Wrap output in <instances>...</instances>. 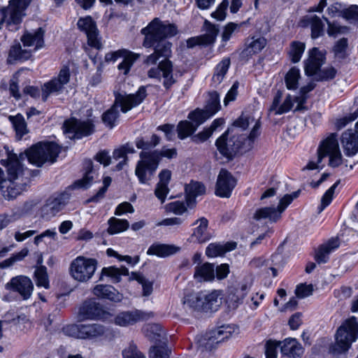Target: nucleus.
I'll use <instances>...</instances> for the list:
<instances>
[{"label": "nucleus", "mask_w": 358, "mask_h": 358, "mask_svg": "<svg viewBox=\"0 0 358 358\" xmlns=\"http://www.w3.org/2000/svg\"><path fill=\"white\" fill-rule=\"evenodd\" d=\"M60 152V148L55 143H39L30 148L25 154L19 156L13 153L6 145H0V162L7 167V180L1 185V192L7 200H12L20 195L22 186L15 181L22 178L24 167L22 161L26 157L29 162L37 166H41L45 162L54 163Z\"/></svg>", "instance_id": "f257e3e1"}, {"label": "nucleus", "mask_w": 358, "mask_h": 358, "mask_svg": "<svg viewBox=\"0 0 358 358\" xmlns=\"http://www.w3.org/2000/svg\"><path fill=\"white\" fill-rule=\"evenodd\" d=\"M260 122L248 115H241L231 128L225 131L215 142L220 153L231 159L240 150H250L259 135Z\"/></svg>", "instance_id": "f03ea898"}, {"label": "nucleus", "mask_w": 358, "mask_h": 358, "mask_svg": "<svg viewBox=\"0 0 358 358\" xmlns=\"http://www.w3.org/2000/svg\"><path fill=\"white\" fill-rule=\"evenodd\" d=\"M141 32L145 36L143 45L145 48L154 47V52L146 57L145 64L152 65L155 64L160 58L167 59L171 53V43L166 38L177 34L176 27L156 17Z\"/></svg>", "instance_id": "7ed1b4c3"}, {"label": "nucleus", "mask_w": 358, "mask_h": 358, "mask_svg": "<svg viewBox=\"0 0 358 358\" xmlns=\"http://www.w3.org/2000/svg\"><path fill=\"white\" fill-rule=\"evenodd\" d=\"M146 96V90L143 86L139 87L136 94H119L116 96L113 106L103 114V122L108 127L113 128L118 117L117 108L119 106H120L122 113H127L142 103Z\"/></svg>", "instance_id": "20e7f679"}, {"label": "nucleus", "mask_w": 358, "mask_h": 358, "mask_svg": "<svg viewBox=\"0 0 358 358\" xmlns=\"http://www.w3.org/2000/svg\"><path fill=\"white\" fill-rule=\"evenodd\" d=\"M63 333L78 339L97 341L103 337L107 330L106 328L98 323L72 324L63 327Z\"/></svg>", "instance_id": "39448f33"}, {"label": "nucleus", "mask_w": 358, "mask_h": 358, "mask_svg": "<svg viewBox=\"0 0 358 358\" xmlns=\"http://www.w3.org/2000/svg\"><path fill=\"white\" fill-rule=\"evenodd\" d=\"M358 336V321L354 316L344 321L336 334L334 350L339 353L347 351Z\"/></svg>", "instance_id": "423d86ee"}, {"label": "nucleus", "mask_w": 358, "mask_h": 358, "mask_svg": "<svg viewBox=\"0 0 358 358\" xmlns=\"http://www.w3.org/2000/svg\"><path fill=\"white\" fill-rule=\"evenodd\" d=\"M96 266L97 261L95 259L78 256L71 262L69 273L75 280L86 282L94 275Z\"/></svg>", "instance_id": "0eeeda50"}, {"label": "nucleus", "mask_w": 358, "mask_h": 358, "mask_svg": "<svg viewBox=\"0 0 358 358\" xmlns=\"http://www.w3.org/2000/svg\"><path fill=\"white\" fill-rule=\"evenodd\" d=\"M71 72L67 66H64L57 76L53 77L49 81L41 86V97L43 101H46L50 95H58L65 90V85L70 81Z\"/></svg>", "instance_id": "6e6552de"}, {"label": "nucleus", "mask_w": 358, "mask_h": 358, "mask_svg": "<svg viewBox=\"0 0 358 358\" xmlns=\"http://www.w3.org/2000/svg\"><path fill=\"white\" fill-rule=\"evenodd\" d=\"M139 157L140 160L136 164L135 175L140 183L148 184L158 167L157 160L148 151H141Z\"/></svg>", "instance_id": "1a4fd4ad"}, {"label": "nucleus", "mask_w": 358, "mask_h": 358, "mask_svg": "<svg viewBox=\"0 0 358 358\" xmlns=\"http://www.w3.org/2000/svg\"><path fill=\"white\" fill-rule=\"evenodd\" d=\"M236 329L234 325H222L206 333L205 336L199 340V345L207 350H212L216 347L217 344L231 336V335L236 332Z\"/></svg>", "instance_id": "9d476101"}, {"label": "nucleus", "mask_w": 358, "mask_h": 358, "mask_svg": "<svg viewBox=\"0 0 358 358\" xmlns=\"http://www.w3.org/2000/svg\"><path fill=\"white\" fill-rule=\"evenodd\" d=\"M64 132L70 138H81L92 134L94 131V124L91 120L71 118L64 122Z\"/></svg>", "instance_id": "9b49d317"}, {"label": "nucleus", "mask_w": 358, "mask_h": 358, "mask_svg": "<svg viewBox=\"0 0 358 358\" xmlns=\"http://www.w3.org/2000/svg\"><path fill=\"white\" fill-rule=\"evenodd\" d=\"M70 194L62 192L55 197L50 198L41 209V216L48 220L55 216L68 203L70 199Z\"/></svg>", "instance_id": "f8f14e48"}, {"label": "nucleus", "mask_w": 358, "mask_h": 358, "mask_svg": "<svg viewBox=\"0 0 358 358\" xmlns=\"http://www.w3.org/2000/svg\"><path fill=\"white\" fill-rule=\"evenodd\" d=\"M236 185V180L231 173L222 169L217 179L215 194L220 197L229 198Z\"/></svg>", "instance_id": "ddd939ff"}, {"label": "nucleus", "mask_w": 358, "mask_h": 358, "mask_svg": "<svg viewBox=\"0 0 358 358\" xmlns=\"http://www.w3.org/2000/svg\"><path fill=\"white\" fill-rule=\"evenodd\" d=\"M79 29L87 35L89 45L100 50L102 48L101 38L99 36V31L96 28V23L91 17L81 18L78 22Z\"/></svg>", "instance_id": "4468645a"}, {"label": "nucleus", "mask_w": 358, "mask_h": 358, "mask_svg": "<svg viewBox=\"0 0 358 358\" xmlns=\"http://www.w3.org/2000/svg\"><path fill=\"white\" fill-rule=\"evenodd\" d=\"M162 73L164 78V86L169 89L176 80L173 78V64L169 59H164L159 62L157 67L151 68L148 76L150 78H156L159 80L160 75Z\"/></svg>", "instance_id": "2eb2a0df"}, {"label": "nucleus", "mask_w": 358, "mask_h": 358, "mask_svg": "<svg viewBox=\"0 0 358 358\" xmlns=\"http://www.w3.org/2000/svg\"><path fill=\"white\" fill-rule=\"evenodd\" d=\"M6 287L8 289L19 293L24 299H29L34 290L32 281L24 275L12 278Z\"/></svg>", "instance_id": "dca6fc26"}, {"label": "nucleus", "mask_w": 358, "mask_h": 358, "mask_svg": "<svg viewBox=\"0 0 358 358\" xmlns=\"http://www.w3.org/2000/svg\"><path fill=\"white\" fill-rule=\"evenodd\" d=\"M266 39L262 36H249L245 39V48L240 53L242 59L248 60L260 52L266 45Z\"/></svg>", "instance_id": "f3484780"}, {"label": "nucleus", "mask_w": 358, "mask_h": 358, "mask_svg": "<svg viewBox=\"0 0 358 358\" xmlns=\"http://www.w3.org/2000/svg\"><path fill=\"white\" fill-rule=\"evenodd\" d=\"M106 314L99 303L94 301H87L80 306L78 317L80 320H102Z\"/></svg>", "instance_id": "a211bd4d"}, {"label": "nucleus", "mask_w": 358, "mask_h": 358, "mask_svg": "<svg viewBox=\"0 0 358 358\" xmlns=\"http://www.w3.org/2000/svg\"><path fill=\"white\" fill-rule=\"evenodd\" d=\"M325 55L317 48L308 51V57L304 62V70L307 76H313L325 62Z\"/></svg>", "instance_id": "6ab92c4d"}, {"label": "nucleus", "mask_w": 358, "mask_h": 358, "mask_svg": "<svg viewBox=\"0 0 358 358\" xmlns=\"http://www.w3.org/2000/svg\"><path fill=\"white\" fill-rule=\"evenodd\" d=\"M250 289V284L242 282L234 287L229 288L227 296V303L232 308H236L239 304L242 303L244 298Z\"/></svg>", "instance_id": "aec40b11"}, {"label": "nucleus", "mask_w": 358, "mask_h": 358, "mask_svg": "<svg viewBox=\"0 0 358 358\" xmlns=\"http://www.w3.org/2000/svg\"><path fill=\"white\" fill-rule=\"evenodd\" d=\"M204 28L206 30L204 34L187 40V45L189 47L192 48L196 45H207L215 41L219 32L217 27L206 20L204 22Z\"/></svg>", "instance_id": "412c9836"}, {"label": "nucleus", "mask_w": 358, "mask_h": 358, "mask_svg": "<svg viewBox=\"0 0 358 358\" xmlns=\"http://www.w3.org/2000/svg\"><path fill=\"white\" fill-rule=\"evenodd\" d=\"M282 96V93L280 91H278L273 98L272 105L269 108L270 113H273L275 115L286 113L292 109L294 103L297 104V96H292L289 94L287 95L283 102L280 104Z\"/></svg>", "instance_id": "4be33fe9"}, {"label": "nucleus", "mask_w": 358, "mask_h": 358, "mask_svg": "<svg viewBox=\"0 0 358 358\" xmlns=\"http://www.w3.org/2000/svg\"><path fill=\"white\" fill-rule=\"evenodd\" d=\"M341 145L346 156L351 157L358 152V131L349 129L341 136Z\"/></svg>", "instance_id": "5701e85b"}, {"label": "nucleus", "mask_w": 358, "mask_h": 358, "mask_svg": "<svg viewBox=\"0 0 358 358\" xmlns=\"http://www.w3.org/2000/svg\"><path fill=\"white\" fill-rule=\"evenodd\" d=\"M149 314L140 310L124 311L120 313L115 317V324L120 327L133 325L138 322L146 320Z\"/></svg>", "instance_id": "b1692460"}, {"label": "nucleus", "mask_w": 358, "mask_h": 358, "mask_svg": "<svg viewBox=\"0 0 358 358\" xmlns=\"http://www.w3.org/2000/svg\"><path fill=\"white\" fill-rule=\"evenodd\" d=\"M339 145L336 133L330 134L326 138L322 140L317 149V162L321 163L324 157L333 152L338 150Z\"/></svg>", "instance_id": "393cba45"}, {"label": "nucleus", "mask_w": 358, "mask_h": 358, "mask_svg": "<svg viewBox=\"0 0 358 358\" xmlns=\"http://www.w3.org/2000/svg\"><path fill=\"white\" fill-rule=\"evenodd\" d=\"M203 311L215 312L218 310L222 304V292L220 290L211 292H201Z\"/></svg>", "instance_id": "a878e982"}, {"label": "nucleus", "mask_w": 358, "mask_h": 358, "mask_svg": "<svg viewBox=\"0 0 358 358\" xmlns=\"http://www.w3.org/2000/svg\"><path fill=\"white\" fill-rule=\"evenodd\" d=\"M93 294L101 299H108L113 302H120L123 296L113 286L108 285H97L93 289Z\"/></svg>", "instance_id": "bb28decb"}, {"label": "nucleus", "mask_w": 358, "mask_h": 358, "mask_svg": "<svg viewBox=\"0 0 358 358\" xmlns=\"http://www.w3.org/2000/svg\"><path fill=\"white\" fill-rule=\"evenodd\" d=\"M44 31L42 28H38L34 32H26L22 37L21 41L24 48L34 47V50H36L43 47Z\"/></svg>", "instance_id": "cd10ccee"}, {"label": "nucleus", "mask_w": 358, "mask_h": 358, "mask_svg": "<svg viewBox=\"0 0 358 358\" xmlns=\"http://www.w3.org/2000/svg\"><path fill=\"white\" fill-rule=\"evenodd\" d=\"M340 242L338 238H332L320 245L315 255L316 262L318 264L327 262L329 254L338 248Z\"/></svg>", "instance_id": "c85d7f7f"}, {"label": "nucleus", "mask_w": 358, "mask_h": 358, "mask_svg": "<svg viewBox=\"0 0 358 358\" xmlns=\"http://www.w3.org/2000/svg\"><path fill=\"white\" fill-rule=\"evenodd\" d=\"M180 249L179 247L174 245L155 243L148 248L147 255L164 258L177 253Z\"/></svg>", "instance_id": "c756f323"}, {"label": "nucleus", "mask_w": 358, "mask_h": 358, "mask_svg": "<svg viewBox=\"0 0 358 358\" xmlns=\"http://www.w3.org/2000/svg\"><path fill=\"white\" fill-rule=\"evenodd\" d=\"M203 306L201 292L188 294L182 301V308L187 313L203 311Z\"/></svg>", "instance_id": "7c9ffc66"}, {"label": "nucleus", "mask_w": 358, "mask_h": 358, "mask_svg": "<svg viewBox=\"0 0 358 358\" xmlns=\"http://www.w3.org/2000/svg\"><path fill=\"white\" fill-rule=\"evenodd\" d=\"M301 23L304 27H310L312 38L315 39L324 34V24L316 15L306 16Z\"/></svg>", "instance_id": "2f4dec72"}, {"label": "nucleus", "mask_w": 358, "mask_h": 358, "mask_svg": "<svg viewBox=\"0 0 358 358\" xmlns=\"http://www.w3.org/2000/svg\"><path fill=\"white\" fill-rule=\"evenodd\" d=\"M185 189L186 202L189 206L194 204L195 199L197 196L203 195L206 193L205 186L202 183L196 181H191L188 185H186Z\"/></svg>", "instance_id": "473e14b6"}, {"label": "nucleus", "mask_w": 358, "mask_h": 358, "mask_svg": "<svg viewBox=\"0 0 358 358\" xmlns=\"http://www.w3.org/2000/svg\"><path fill=\"white\" fill-rule=\"evenodd\" d=\"M281 352L285 355L296 358L303 353V348L296 339L288 338L283 341Z\"/></svg>", "instance_id": "72a5a7b5"}, {"label": "nucleus", "mask_w": 358, "mask_h": 358, "mask_svg": "<svg viewBox=\"0 0 358 358\" xmlns=\"http://www.w3.org/2000/svg\"><path fill=\"white\" fill-rule=\"evenodd\" d=\"M208 220L204 217H201L195 222L194 224L196 227L192 235V238L194 241L198 243H205L210 239V236L208 232Z\"/></svg>", "instance_id": "f704fd0d"}, {"label": "nucleus", "mask_w": 358, "mask_h": 358, "mask_svg": "<svg viewBox=\"0 0 358 358\" xmlns=\"http://www.w3.org/2000/svg\"><path fill=\"white\" fill-rule=\"evenodd\" d=\"M135 152L134 148L131 143H126L120 148L114 150L113 152V158L115 160L122 159L116 166L117 170H121L127 164L128 154Z\"/></svg>", "instance_id": "c9c22d12"}, {"label": "nucleus", "mask_w": 358, "mask_h": 358, "mask_svg": "<svg viewBox=\"0 0 358 358\" xmlns=\"http://www.w3.org/2000/svg\"><path fill=\"white\" fill-rule=\"evenodd\" d=\"M194 277L199 282L213 280L215 277L214 265L206 262L197 266L195 268Z\"/></svg>", "instance_id": "e433bc0d"}, {"label": "nucleus", "mask_w": 358, "mask_h": 358, "mask_svg": "<svg viewBox=\"0 0 358 358\" xmlns=\"http://www.w3.org/2000/svg\"><path fill=\"white\" fill-rule=\"evenodd\" d=\"M31 55V50L24 48H22V45L18 43L11 46L8 62L13 64L18 60H27L30 58Z\"/></svg>", "instance_id": "4c0bfd02"}, {"label": "nucleus", "mask_w": 358, "mask_h": 358, "mask_svg": "<svg viewBox=\"0 0 358 358\" xmlns=\"http://www.w3.org/2000/svg\"><path fill=\"white\" fill-rule=\"evenodd\" d=\"M236 247V243H228L225 245L210 243L206 248V255L209 257H216L223 255L226 252L231 251Z\"/></svg>", "instance_id": "58836bf2"}, {"label": "nucleus", "mask_w": 358, "mask_h": 358, "mask_svg": "<svg viewBox=\"0 0 358 358\" xmlns=\"http://www.w3.org/2000/svg\"><path fill=\"white\" fill-rule=\"evenodd\" d=\"M280 213L275 207H264L257 209L254 213L253 218L256 220L268 219L269 221L275 222L280 218Z\"/></svg>", "instance_id": "ea45409f"}, {"label": "nucleus", "mask_w": 358, "mask_h": 358, "mask_svg": "<svg viewBox=\"0 0 358 358\" xmlns=\"http://www.w3.org/2000/svg\"><path fill=\"white\" fill-rule=\"evenodd\" d=\"M8 120L12 123L13 127L16 132V136L19 138H21L28 132L27 123L22 115L17 114L15 116L10 115Z\"/></svg>", "instance_id": "a19ab883"}, {"label": "nucleus", "mask_w": 358, "mask_h": 358, "mask_svg": "<svg viewBox=\"0 0 358 358\" xmlns=\"http://www.w3.org/2000/svg\"><path fill=\"white\" fill-rule=\"evenodd\" d=\"M101 275L111 278L113 282L117 283L121 280L122 275H128L129 271L124 267L116 268L114 266L104 267L101 270Z\"/></svg>", "instance_id": "79ce46f5"}, {"label": "nucleus", "mask_w": 358, "mask_h": 358, "mask_svg": "<svg viewBox=\"0 0 358 358\" xmlns=\"http://www.w3.org/2000/svg\"><path fill=\"white\" fill-rule=\"evenodd\" d=\"M139 57V54L128 50L127 53L122 57V62L117 66L118 70L122 71L124 75H127Z\"/></svg>", "instance_id": "37998d69"}, {"label": "nucleus", "mask_w": 358, "mask_h": 358, "mask_svg": "<svg viewBox=\"0 0 358 358\" xmlns=\"http://www.w3.org/2000/svg\"><path fill=\"white\" fill-rule=\"evenodd\" d=\"M306 45L301 41H292L290 43L289 50L288 52L289 58L293 63H297L300 61L303 53L304 52Z\"/></svg>", "instance_id": "c03bdc74"}, {"label": "nucleus", "mask_w": 358, "mask_h": 358, "mask_svg": "<svg viewBox=\"0 0 358 358\" xmlns=\"http://www.w3.org/2000/svg\"><path fill=\"white\" fill-rule=\"evenodd\" d=\"M300 77L299 69L295 66L291 68L285 76L287 88L288 90H296L298 87Z\"/></svg>", "instance_id": "a18cd8bd"}, {"label": "nucleus", "mask_w": 358, "mask_h": 358, "mask_svg": "<svg viewBox=\"0 0 358 358\" xmlns=\"http://www.w3.org/2000/svg\"><path fill=\"white\" fill-rule=\"evenodd\" d=\"M108 232L110 234L122 232L129 227V223L127 220H120L115 217H111L108 220Z\"/></svg>", "instance_id": "49530a36"}, {"label": "nucleus", "mask_w": 358, "mask_h": 358, "mask_svg": "<svg viewBox=\"0 0 358 358\" xmlns=\"http://www.w3.org/2000/svg\"><path fill=\"white\" fill-rule=\"evenodd\" d=\"M285 264V260L283 255L281 253L273 254L270 261L266 263V266L269 267V269L272 271V275L275 277L278 274V271L282 268Z\"/></svg>", "instance_id": "de8ad7c7"}, {"label": "nucleus", "mask_w": 358, "mask_h": 358, "mask_svg": "<svg viewBox=\"0 0 358 358\" xmlns=\"http://www.w3.org/2000/svg\"><path fill=\"white\" fill-rule=\"evenodd\" d=\"M86 171L84 177L81 180H78L74 182V187L77 188H87L92 183L94 174L95 173L92 169V162L88 161L86 162Z\"/></svg>", "instance_id": "09e8293b"}, {"label": "nucleus", "mask_w": 358, "mask_h": 358, "mask_svg": "<svg viewBox=\"0 0 358 358\" xmlns=\"http://www.w3.org/2000/svg\"><path fill=\"white\" fill-rule=\"evenodd\" d=\"M230 66V59L229 58L223 59L217 66L215 73L213 76V81L215 84H220Z\"/></svg>", "instance_id": "8fccbe9b"}, {"label": "nucleus", "mask_w": 358, "mask_h": 358, "mask_svg": "<svg viewBox=\"0 0 358 358\" xmlns=\"http://www.w3.org/2000/svg\"><path fill=\"white\" fill-rule=\"evenodd\" d=\"M196 126L189 121H181L178 125V136L180 139H184L192 135L196 130Z\"/></svg>", "instance_id": "3c124183"}, {"label": "nucleus", "mask_w": 358, "mask_h": 358, "mask_svg": "<svg viewBox=\"0 0 358 358\" xmlns=\"http://www.w3.org/2000/svg\"><path fill=\"white\" fill-rule=\"evenodd\" d=\"M131 280H135L142 285L143 296H149L152 292V282L147 280L143 275L139 273H131Z\"/></svg>", "instance_id": "603ef678"}, {"label": "nucleus", "mask_w": 358, "mask_h": 358, "mask_svg": "<svg viewBox=\"0 0 358 358\" xmlns=\"http://www.w3.org/2000/svg\"><path fill=\"white\" fill-rule=\"evenodd\" d=\"M210 117V114L205 110L200 109H196L188 115V118L192 121V123L196 126V128Z\"/></svg>", "instance_id": "864d4df0"}, {"label": "nucleus", "mask_w": 358, "mask_h": 358, "mask_svg": "<svg viewBox=\"0 0 358 358\" xmlns=\"http://www.w3.org/2000/svg\"><path fill=\"white\" fill-rule=\"evenodd\" d=\"M36 283L38 287H43L45 289L49 287V281L47 274V270L45 266H40L36 268L34 271Z\"/></svg>", "instance_id": "5fc2aeb1"}, {"label": "nucleus", "mask_w": 358, "mask_h": 358, "mask_svg": "<svg viewBox=\"0 0 358 358\" xmlns=\"http://www.w3.org/2000/svg\"><path fill=\"white\" fill-rule=\"evenodd\" d=\"M336 70L333 66H327L320 69L316 74H314L317 81H327L335 78Z\"/></svg>", "instance_id": "6e6d98bb"}, {"label": "nucleus", "mask_w": 358, "mask_h": 358, "mask_svg": "<svg viewBox=\"0 0 358 358\" xmlns=\"http://www.w3.org/2000/svg\"><path fill=\"white\" fill-rule=\"evenodd\" d=\"M315 87L313 83H309L308 85L303 86L300 90V95L297 96V106L295 108V110H301L305 108L303 104L307 100V94L313 90Z\"/></svg>", "instance_id": "4d7b16f0"}, {"label": "nucleus", "mask_w": 358, "mask_h": 358, "mask_svg": "<svg viewBox=\"0 0 358 358\" xmlns=\"http://www.w3.org/2000/svg\"><path fill=\"white\" fill-rule=\"evenodd\" d=\"M150 155H155V159L157 160V164L159 166L162 157L172 159L177 155V151L175 148L169 149L164 147L161 150L148 151Z\"/></svg>", "instance_id": "13d9d810"}, {"label": "nucleus", "mask_w": 358, "mask_h": 358, "mask_svg": "<svg viewBox=\"0 0 358 358\" xmlns=\"http://www.w3.org/2000/svg\"><path fill=\"white\" fill-rule=\"evenodd\" d=\"M243 23H240V24H238V23H234V22H229L227 23L224 29H223V31L222 33V41L223 43H227L228 41H229V39L231 38V37L232 36V35L237 32L239 29L241 27Z\"/></svg>", "instance_id": "bf43d9fd"}, {"label": "nucleus", "mask_w": 358, "mask_h": 358, "mask_svg": "<svg viewBox=\"0 0 358 358\" xmlns=\"http://www.w3.org/2000/svg\"><path fill=\"white\" fill-rule=\"evenodd\" d=\"M29 253L27 248L22 249L20 252L13 255L12 257L5 259L0 263V268H6L12 266L16 262L22 260Z\"/></svg>", "instance_id": "052dcab7"}, {"label": "nucleus", "mask_w": 358, "mask_h": 358, "mask_svg": "<svg viewBox=\"0 0 358 358\" xmlns=\"http://www.w3.org/2000/svg\"><path fill=\"white\" fill-rule=\"evenodd\" d=\"M220 109V98L219 94L216 92L210 94V99L206 107V111L210 115H213Z\"/></svg>", "instance_id": "680f3d73"}, {"label": "nucleus", "mask_w": 358, "mask_h": 358, "mask_svg": "<svg viewBox=\"0 0 358 358\" xmlns=\"http://www.w3.org/2000/svg\"><path fill=\"white\" fill-rule=\"evenodd\" d=\"M340 183V180H337L322 196L321 199V204L319 207V212H322L327 206L331 203L335 189L337 187L338 184Z\"/></svg>", "instance_id": "e2e57ef3"}, {"label": "nucleus", "mask_w": 358, "mask_h": 358, "mask_svg": "<svg viewBox=\"0 0 358 358\" xmlns=\"http://www.w3.org/2000/svg\"><path fill=\"white\" fill-rule=\"evenodd\" d=\"M170 352L166 345H156L150 349V358H169Z\"/></svg>", "instance_id": "0e129e2a"}, {"label": "nucleus", "mask_w": 358, "mask_h": 358, "mask_svg": "<svg viewBox=\"0 0 358 358\" xmlns=\"http://www.w3.org/2000/svg\"><path fill=\"white\" fill-rule=\"evenodd\" d=\"M348 40L342 38L338 40L334 48V52L336 57L343 59L346 55V50L348 48Z\"/></svg>", "instance_id": "69168bd1"}, {"label": "nucleus", "mask_w": 358, "mask_h": 358, "mask_svg": "<svg viewBox=\"0 0 358 358\" xmlns=\"http://www.w3.org/2000/svg\"><path fill=\"white\" fill-rule=\"evenodd\" d=\"M328 24L327 34L329 36L336 37L338 34H344L347 31L346 27H341L336 22H330L327 18H324Z\"/></svg>", "instance_id": "338daca9"}, {"label": "nucleus", "mask_w": 358, "mask_h": 358, "mask_svg": "<svg viewBox=\"0 0 358 358\" xmlns=\"http://www.w3.org/2000/svg\"><path fill=\"white\" fill-rule=\"evenodd\" d=\"M123 358H145V357L137 349V347L131 343L122 351Z\"/></svg>", "instance_id": "774afa93"}]
</instances>
